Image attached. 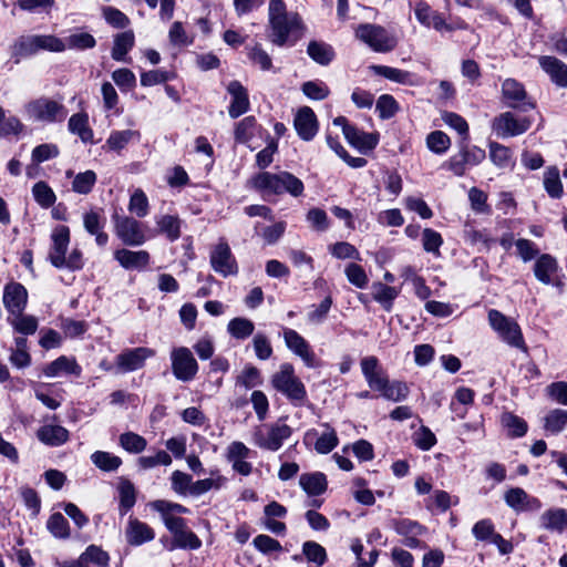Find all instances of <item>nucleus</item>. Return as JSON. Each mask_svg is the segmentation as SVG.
<instances>
[{
    "label": "nucleus",
    "instance_id": "nucleus-22",
    "mask_svg": "<svg viewBox=\"0 0 567 567\" xmlns=\"http://www.w3.org/2000/svg\"><path fill=\"white\" fill-rule=\"evenodd\" d=\"M344 137L349 144L358 148L361 153L373 150L379 142V135L377 133H365L354 126L346 128Z\"/></svg>",
    "mask_w": 567,
    "mask_h": 567
},
{
    "label": "nucleus",
    "instance_id": "nucleus-6",
    "mask_svg": "<svg viewBox=\"0 0 567 567\" xmlns=\"http://www.w3.org/2000/svg\"><path fill=\"white\" fill-rule=\"evenodd\" d=\"M291 433V427L279 421L258 427L254 433V442L260 449L275 452L282 446Z\"/></svg>",
    "mask_w": 567,
    "mask_h": 567
},
{
    "label": "nucleus",
    "instance_id": "nucleus-26",
    "mask_svg": "<svg viewBox=\"0 0 567 567\" xmlns=\"http://www.w3.org/2000/svg\"><path fill=\"white\" fill-rule=\"evenodd\" d=\"M40 442L50 446H60L69 440V431L61 425L47 424L37 432Z\"/></svg>",
    "mask_w": 567,
    "mask_h": 567
},
{
    "label": "nucleus",
    "instance_id": "nucleus-7",
    "mask_svg": "<svg viewBox=\"0 0 567 567\" xmlns=\"http://www.w3.org/2000/svg\"><path fill=\"white\" fill-rule=\"evenodd\" d=\"M488 322L503 341L512 347L525 349L520 328L515 320L504 316L498 310L492 309L488 311Z\"/></svg>",
    "mask_w": 567,
    "mask_h": 567
},
{
    "label": "nucleus",
    "instance_id": "nucleus-35",
    "mask_svg": "<svg viewBox=\"0 0 567 567\" xmlns=\"http://www.w3.org/2000/svg\"><path fill=\"white\" fill-rule=\"evenodd\" d=\"M159 233L166 235L167 239L175 241L181 236V220L173 215L161 216L157 221Z\"/></svg>",
    "mask_w": 567,
    "mask_h": 567
},
{
    "label": "nucleus",
    "instance_id": "nucleus-62",
    "mask_svg": "<svg viewBox=\"0 0 567 567\" xmlns=\"http://www.w3.org/2000/svg\"><path fill=\"white\" fill-rule=\"evenodd\" d=\"M249 60L262 71H269L272 68V61L270 55L261 48L260 44H256L249 49Z\"/></svg>",
    "mask_w": 567,
    "mask_h": 567
},
{
    "label": "nucleus",
    "instance_id": "nucleus-34",
    "mask_svg": "<svg viewBox=\"0 0 567 567\" xmlns=\"http://www.w3.org/2000/svg\"><path fill=\"white\" fill-rule=\"evenodd\" d=\"M372 289L373 299L382 305L386 311H390L394 299L399 296V290L382 282L373 284Z\"/></svg>",
    "mask_w": 567,
    "mask_h": 567
},
{
    "label": "nucleus",
    "instance_id": "nucleus-42",
    "mask_svg": "<svg viewBox=\"0 0 567 567\" xmlns=\"http://www.w3.org/2000/svg\"><path fill=\"white\" fill-rule=\"evenodd\" d=\"M96 174L93 171H85L74 176L72 182V190L78 194H89L96 183Z\"/></svg>",
    "mask_w": 567,
    "mask_h": 567
},
{
    "label": "nucleus",
    "instance_id": "nucleus-50",
    "mask_svg": "<svg viewBox=\"0 0 567 567\" xmlns=\"http://www.w3.org/2000/svg\"><path fill=\"white\" fill-rule=\"evenodd\" d=\"M82 560L86 564L92 563L97 567H107L110 563V556L101 547L96 545H90L82 554Z\"/></svg>",
    "mask_w": 567,
    "mask_h": 567
},
{
    "label": "nucleus",
    "instance_id": "nucleus-27",
    "mask_svg": "<svg viewBox=\"0 0 567 567\" xmlns=\"http://www.w3.org/2000/svg\"><path fill=\"white\" fill-rule=\"evenodd\" d=\"M539 523L543 529L561 533L567 527V511L564 508L545 511L539 517Z\"/></svg>",
    "mask_w": 567,
    "mask_h": 567
},
{
    "label": "nucleus",
    "instance_id": "nucleus-55",
    "mask_svg": "<svg viewBox=\"0 0 567 567\" xmlns=\"http://www.w3.org/2000/svg\"><path fill=\"white\" fill-rule=\"evenodd\" d=\"M527 493L520 487H512L504 494V501L515 512H524Z\"/></svg>",
    "mask_w": 567,
    "mask_h": 567
},
{
    "label": "nucleus",
    "instance_id": "nucleus-2",
    "mask_svg": "<svg viewBox=\"0 0 567 567\" xmlns=\"http://www.w3.org/2000/svg\"><path fill=\"white\" fill-rule=\"evenodd\" d=\"M362 374L373 391L390 401L400 402L406 399L409 386L402 381H390L386 372L374 355L365 357L360 362Z\"/></svg>",
    "mask_w": 567,
    "mask_h": 567
},
{
    "label": "nucleus",
    "instance_id": "nucleus-41",
    "mask_svg": "<svg viewBox=\"0 0 567 567\" xmlns=\"http://www.w3.org/2000/svg\"><path fill=\"white\" fill-rule=\"evenodd\" d=\"M127 208L140 218L147 216L150 212L148 198L141 188H136L132 193Z\"/></svg>",
    "mask_w": 567,
    "mask_h": 567
},
{
    "label": "nucleus",
    "instance_id": "nucleus-18",
    "mask_svg": "<svg viewBox=\"0 0 567 567\" xmlns=\"http://www.w3.org/2000/svg\"><path fill=\"white\" fill-rule=\"evenodd\" d=\"M295 128L303 141H311L318 132V123L315 112L308 107H301L295 116Z\"/></svg>",
    "mask_w": 567,
    "mask_h": 567
},
{
    "label": "nucleus",
    "instance_id": "nucleus-17",
    "mask_svg": "<svg viewBox=\"0 0 567 567\" xmlns=\"http://www.w3.org/2000/svg\"><path fill=\"white\" fill-rule=\"evenodd\" d=\"M52 247L49 254L51 264L56 268H63L64 257L70 244V229L66 226H58L52 235Z\"/></svg>",
    "mask_w": 567,
    "mask_h": 567
},
{
    "label": "nucleus",
    "instance_id": "nucleus-8",
    "mask_svg": "<svg viewBox=\"0 0 567 567\" xmlns=\"http://www.w3.org/2000/svg\"><path fill=\"white\" fill-rule=\"evenodd\" d=\"M355 35L377 52L392 51L398 44L395 37L389 34L384 28L375 24H360L355 30Z\"/></svg>",
    "mask_w": 567,
    "mask_h": 567
},
{
    "label": "nucleus",
    "instance_id": "nucleus-24",
    "mask_svg": "<svg viewBox=\"0 0 567 567\" xmlns=\"http://www.w3.org/2000/svg\"><path fill=\"white\" fill-rule=\"evenodd\" d=\"M141 133L136 130L112 131L105 141L104 148L120 153L132 142H140Z\"/></svg>",
    "mask_w": 567,
    "mask_h": 567
},
{
    "label": "nucleus",
    "instance_id": "nucleus-13",
    "mask_svg": "<svg viewBox=\"0 0 567 567\" xmlns=\"http://www.w3.org/2000/svg\"><path fill=\"white\" fill-rule=\"evenodd\" d=\"M212 268L223 277L236 275L238 266L226 241L218 243L210 252Z\"/></svg>",
    "mask_w": 567,
    "mask_h": 567
},
{
    "label": "nucleus",
    "instance_id": "nucleus-49",
    "mask_svg": "<svg viewBox=\"0 0 567 567\" xmlns=\"http://www.w3.org/2000/svg\"><path fill=\"white\" fill-rule=\"evenodd\" d=\"M65 49H78V50H85V49H92L95 47L96 41L94 37L87 32H79L70 34L65 39Z\"/></svg>",
    "mask_w": 567,
    "mask_h": 567
},
{
    "label": "nucleus",
    "instance_id": "nucleus-54",
    "mask_svg": "<svg viewBox=\"0 0 567 567\" xmlns=\"http://www.w3.org/2000/svg\"><path fill=\"white\" fill-rule=\"evenodd\" d=\"M502 424L508 430L509 435L515 437L525 435L527 431L526 422L512 413L502 415Z\"/></svg>",
    "mask_w": 567,
    "mask_h": 567
},
{
    "label": "nucleus",
    "instance_id": "nucleus-3",
    "mask_svg": "<svg viewBox=\"0 0 567 567\" xmlns=\"http://www.w3.org/2000/svg\"><path fill=\"white\" fill-rule=\"evenodd\" d=\"M252 185L256 189L270 194L288 193L293 197H298L303 193V183L288 172H280L278 174L260 173L252 178Z\"/></svg>",
    "mask_w": 567,
    "mask_h": 567
},
{
    "label": "nucleus",
    "instance_id": "nucleus-16",
    "mask_svg": "<svg viewBox=\"0 0 567 567\" xmlns=\"http://www.w3.org/2000/svg\"><path fill=\"white\" fill-rule=\"evenodd\" d=\"M502 94L508 107L520 109L522 111L534 109L532 102H525L526 91L523 84L514 79H506L503 82Z\"/></svg>",
    "mask_w": 567,
    "mask_h": 567
},
{
    "label": "nucleus",
    "instance_id": "nucleus-20",
    "mask_svg": "<svg viewBox=\"0 0 567 567\" xmlns=\"http://www.w3.org/2000/svg\"><path fill=\"white\" fill-rule=\"evenodd\" d=\"M227 91L233 96L228 113L230 117L236 118L247 112L249 107L248 94L238 81H231L227 86Z\"/></svg>",
    "mask_w": 567,
    "mask_h": 567
},
{
    "label": "nucleus",
    "instance_id": "nucleus-28",
    "mask_svg": "<svg viewBox=\"0 0 567 567\" xmlns=\"http://www.w3.org/2000/svg\"><path fill=\"white\" fill-rule=\"evenodd\" d=\"M558 269V264L555 257L549 254L540 255L534 266V275L544 285L551 282L550 276Z\"/></svg>",
    "mask_w": 567,
    "mask_h": 567
},
{
    "label": "nucleus",
    "instance_id": "nucleus-9",
    "mask_svg": "<svg viewBox=\"0 0 567 567\" xmlns=\"http://www.w3.org/2000/svg\"><path fill=\"white\" fill-rule=\"evenodd\" d=\"M172 371L174 377L183 382L193 380L198 371V364L188 348H175L171 352Z\"/></svg>",
    "mask_w": 567,
    "mask_h": 567
},
{
    "label": "nucleus",
    "instance_id": "nucleus-56",
    "mask_svg": "<svg viewBox=\"0 0 567 567\" xmlns=\"http://www.w3.org/2000/svg\"><path fill=\"white\" fill-rule=\"evenodd\" d=\"M443 244V238L440 233L425 228L422 233V245L426 252L440 256V247Z\"/></svg>",
    "mask_w": 567,
    "mask_h": 567
},
{
    "label": "nucleus",
    "instance_id": "nucleus-4",
    "mask_svg": "<svg viewBox=\"0 0 567 567\" xmlns=\"http://www.w3.org/2000/svg\"><path fill=\"white\" fill-rule=\"evenodd\" d=\"M271 383L277 391L285 394L296 405H301L306 400V388L295 375L293 367L290 363L280 365L279 371L272 375Z\"/></svg>",
    "mask_w": 567,
    "mask_h": 567
},
{
    "label": "nucleus",
    "instance_id": "nucleus-10",
    "mask_svg": "<svg viewBox=\"0 0 567 567\" xmlns=\"http://www.w3.org/2000/svg\"><path fill=\"white\" fill-rule=\"evenodd\" d=\"M532 125L528 117H516L512 112H504L492 122V130L496 136L507 138L525 133Z\"/></svg>",
    "mask_w": 567,
    "mask_h": 567
},
{
    "label": "nucleus",
    "instance_id": "nucleus-47",
    "mask_svg": "<svg viewBox=\"0 0 567 567\" xmlns=\"http://www.w3.org/2000/svg\"><path fill=\"white\" fill-rule=\"evenodd\" d=\"M567 425V411L555 409L545 417V429L551 433H559Z\"/></svg>",
    "mask_w": 567,
    "mask_h": 567
},
{
    "label": "nucleus",
    "instance_id": "nucleus-37",
    "mask_svg": "<svg viewBox=\"0 0 567 567\" xmlns=\"http://www.w3.org/2000/svg\"><path fill=\"white\" fill-rule=\"evenodd\" d=\"M371 70L390 81L400 84H410L411 83V73L408 71H403L396 68L386 66V65H372Z\"/></svg>",
    "mask_w": 567,
    "mask_h": 567
},
{
    "label": "nucleus",
    "instance_id": "nucleus-15",
    "mask_svg": "<svg viewBox=\"0 0 567 567\" xmlns=\"http://www.w3.org/2000/svg\"><path fill=\"white\" fill-rule=\"evenodd\" d=\"M27 289L19 282L6 285L3 290V305L9 316L21 315L27 306Z\"/></svg>",
    "mask_w": 567,
    "mask_h": 567
},
{
    "label": "nucleus",
    "instance_id": "nucleus-31",
    "mask_svg": "<svg viewBox=\"0 0 567 567\" xmlns=\"http://www.w3.org/2000/svg\"><path fill=\"white\" fill-rule=\"evenodd\" d=\"M134 42L135 37L131 30L116 34L111 53L112 59L117 62L125 61V55L134 47Z\"/></svg>",
    "mask_w": 567,
    "mask_h": 567
},
{
    "label": "nucleus",
    "instance_id": "nucleus-46",
    "mask_svg": "<svg viewBox=\"0 0 567 567\" xmlns=\"http://www.w3.org/2000/svg\"><path fill=\"white\" fill-rule=\"evenodd\" d=\"M137 464L142 470H151L158 465L168 466L172 464V456L166 451H157L154 455L141 456Z\"/></svg>",
    "mask_w": 567,
    "mask_h": 567
},
{
    "label": "nucleus",
    "instance_id": "nucleus-23",
    "mask_svg": "<svg viewBox=\"0 0 567 567\" xmlns=\"http://www.w3.org/2000/svg\"><path fill=\"white\" fill-rule=\"evenodd\" d=\"M43 373L49 378H55L61 374H74L79 377L81 374V367L76 363L74 358L61 355L49 363L43 369Z\"/></svg>",
    "mask_w": 567,
    "mask_h": 567
},
{
    "label": "nucleus",
    "instance_id": "nucleus-32",
    "mask_svg": "<svg viewBox=\"0 0 567 567\" xmlns=\"http://www.w3.org/2000/svg\"><path fill=\"white\" fill-rule=\"evenodd\" d=\"M308 55L318 64L328 65L334 58V51L328 43L311 41L307 48Z\"/></svg>",
    "mask_w": 567,
    "mask_h": 567
},
{
    "label": "nucleus",
    "instance_id": "nucleus-5",
    "mask_svg": "<svg viewBox=\"0 0 567 567\" xmlns=\"http://www.w3.org/2000/svg\"><path fill=\"white\" fill-rule=\"evenodd\" d=\"M25 113L29 118L42 123L61 122L66 117L64 105L48 97H40L28 103Z\"/></svg>",
    "mask_w": 567,
    "mask_h": 567
},
{
    "label": "nucleus",
    "instance_id": "nucleus-12",
    "mask_svg": "<svg viewBox=\"0 0 567 567\" xmlns=\"http://www.w3.org/2000/svg\"><path fill=\"white\" fill-rule=\"evenodd\" d=\"M155 355L151 348L138 347L122 351L115 359L120 372L127 373L142 369L147 359Z\"/></svg>",
    "mask_w": 567,
    "mask_h": 567
},
{
    "label": "nucleus",
    "instance_id": "nucleus-51",
    "mask_svg": "<svg viewBox=\"0 0 567 567\" xmlns=\"http://www.w3.org/2000/svg\"><path fill=\"white\" fill-rule=\"evenodd\" d=\"M172 489L178 495H190V489L193 486V478L190 475L182 472L174 471L171 476Z\"/></svg>",
    "mask_w": 567,
    "mask_h": 567
},
{
    "label": "nucleus",
    "instance_id": "nucleus-53",
    "mask_svg": "<svg viewBox=\"0 0 567 567\" xmlns=\"http://www.w3.org/2000/svg\"><path fill=\"white\" fill-rule=\"evenodd\" d=\"M50 533L58 538H68L70 535L69 523L61 513H54L47 523Z\"/></svg>",
    "mask_w": 567,
    "mask_h": 567
},
{
    "label": "nucleus",
    "instance_id": "nucleus-1",
    "mask_svg": "<svg viewBox=\"0 0 567 567\" xmlns=\"http://www.w3.org/2000/svg\"><path fill=\"white\" fill-rule=\"evenodd\" d=\"M270 41L282 47L287 42H297L303 33L301 19L297 13H288L282 0H270L269 9Z\"/></svg>",
    "mask_w": 567,
    "mask_h": 567
},
{
    "label": "nucleus",
    "instance_id": "nucleus-58",
    "mask_svg": "<svg viewBox=\"0 0 567 567\" xmlns=\"http://www.w3.org/2000/svg\"><path fill=\"white\" fill-rule=\"evenodd\" d=\"M302 551L307 559L317 566L323 565L327 559L326 549L316 542H306Z\"/></svg>",
    "mask_w": 567,
    "mask_h": 567
},
{
    "label": "nucleus",
    "instance_id": "nucleus-11",
    "mask_svg": "<svg viewBox=\"0 0 567 567\" xmlns=\"http://www.w3.org/2000/svg\"><path fill=\"white\" fill-rule=\"evenodd\" d=\"M115 234L127 246H142L147 237L142 224L128 216H114Z\"/></svg>",
    "mask_w": 567,
    "mask_h": 567
},
{
    "label": "nucleus",
    "instance_id": "nucleus-33",
    "mask_svg": "<svg viewBox=\"0 0 567 567\" xmlns=\"http://www.w3.org/2000/svg\"><path fill=\"white\" fill-rule=\"evenodd\" d=\"M71 133L76 134L82 142L86 143L93 138V131L89 126V118L86 114H73L68 123Z\"/></svg>",
    "mask_w": 567,
    "mask_h": 567
},
{
    "label": "nucleus",
    "instance_id": "nucleus-38",
    "mask_svg": "<svg viewBox=\"0 0 567 567\" xmlns=\"http://www.w3.org/2000/svg\"><path fill=\"white\" fill-rule=\"evenodd\" d=\"M13 329L22 334H33L38 329V320L33 316L13 315L8 317Z\"/></svg>",
    "mask_w": 567,
    "mask_h": 567
},
{
    "label": "nucleus",
    "instance_id": "nucleus-19",
    "mask_svg": "<svg viewBox=\"0 0 567 567\" xmlns=\"http://www.w3.org/2000/svg\"><path fill=\"white\" fill-rule=\"evenodd\" d=\"M115 260L127 270L143 269L150 264V254L146 250L133 251L125 248L114 252Z\"/></svg>",
    "mask_w": 567,
    "mask_h": 567
},
{
    "label": "nucleus",
    "instance_id": "nucleus-14",
    "mask_svg": "<svg viewBox=\"0 0 567 567\" xmlns=\"http://www.w3.org/2000/svg\"><path fill=\"white\" fill-rule=\"evenodd\" d=\"M284 340L286 347L292 351L296 355L300 357V359L303 361V363L308 368H315L317 365L316 363V355L313 351L311 350V347L307 342V340L299 334L296 330L290 328L284 329Z\"/></svg>",
    "mask_w": 567,
    "mask_h": 567
},
{
    "label": "nucleus",
    "instance_id": "nucleus-43",
    "mask_svg": "<svg viewBox=\"0 0 567 567\" xmlns=\"http://www.w3.org/2000/svg\"><path fill=\"white\" fill-rule=\"evenodd\" d=\"M120 445L125 451L137 454L146 449L147 442L143 436L134 432H126L120 435Z\"/></svg>",
    "mask_w": 567,
    "mask_h": 567
},
{
    "label": "nucleus",
    "instance_id": "nucleus-36",
    "mask_svg": "<svg viewBox=\"0 0 567 567\" xmlns=\"http://www.w3.org/2000/svg\"><path fill=\"white\" fill-rule=\"evenodd\" d=\"M91 461L97 468L104 472L116 471L122 464V460L118 456L104 451L94 452L91 455Z\"/></svg>",
    "mask_w": 567,
    "mask_h": 567
},
{
    "label": "nucleus",
    "instance_id": "nucleus-48",
    "mask_svg": "<svg viewBox=\"0 0 567 567\" xmlns=\"http://www.w3.org/2000/svg\"><path fill=\"white\" fill-rule=\"evenodd\" d=\"M377 111L382 120L393 117L399 111V104L390 94H382L377 101Z\"/></svg>",
    "mask_w": 567,
    "mask_h": 567
},
{
    "label": "nucleus",
    "instance_id": "nucleus-25",
    "mask_svg": "<svg viewBox=\"0 0 567 567\" xmlns=\"http://www.w3.org/2000/svg\"><path fill=\"white\" fill-rule=\"evenodd\" d=\"M153 529L145 523L136 518H131L126 529L127 543L133 546H140L154 538Z\"/></svg>",
    "mask_w": 567,
    "mask_h": 567
},
{
    "label": "nucleus",
    "instance_id": "nucleus-57",
    "mask_svg": "<svg viewBox=\"0 0 567 567\" xmlns=\"http://www.w3.org/2000/svg\"><path fill=\"white\" fill-rule=\"evenodd\" d=\"M225 482V478L221 476H217L216 478L209 477L193 482V486L190 489V495L198 497L210 489H219Z\"/></svg>",
    "mask_w": 567,
    "mask_h": 567
},
{
    "label": "nucleus",
    "instance_id": "nucleus-21",
    "mask_svg": "<svg viewBox=\"0 0 567 567\" xmlns=\"http://www.w3.org/2000/svg\"><path fill=\"white\" fill-rule=\"evenodd\" d=\"M542 69L558 86H567V65L555 56L542 55L538 58Z\"/></svg>",
    "mask_w": 567,
    "mask_h": 567
},
{
    "label": "nucleus",
    "instance_id": "nucleus-30",
    "mask_svg": "<svg viewBox=\"0 0 567 567\" xmlns=\"http://www.w3.org/2000/svg\"><path fill=\"white\" fill-rule=\"evenodd\" d=\"M37 37L34 35H22L16 40L11 45V56L16 59L18 63L22 58L33 55L38 53Z\"/></svg>",
    "mask_w": 567,
    "mask_h": 567
},
{
    "label": "nucleus",
    "instance_id": "nucleus-29",
    "mask_svg": "<svg viewBox=\"0 0 567 567\" xmlns=\"http://www.w3.org/2000/svg\"><path fill=\"white\" fill-rule=\"evenodd\" d=\"M299 485L310 496H317L326 492L327 478L321 472L305 473L299 477Z\"/></svg>",
    "mask_w": 567,
    "mask_h": 567
},
{
    "label": "nucleus",
    "instance_id": "nucleus-60",
    "mask_svg": "<svg viewBox=\"0 0 567 567\" xmlns=\"http://www.w3.org/2000/svg\"><path fill=\"white\" fill-rule=\"evenodd\" d=\"M489 158L498 167H506L511 163V150L493 142L489 144Z\"/></svg>",
    "mask_w": 567,
    "mask_h": 567
},
{
    "label": "nucleus",
    "instance_id": "nucleus-64",
    "mask_svg": "<svg viewBox=\"0 0 567 567\" xmlns=\"http://www.w3.org/2000/svg\"><path fill=\"white\" fill-rule=\"evenodd\" d=\"M346 276L353 286L357 288H364L368 285V276L364 269L358 264H349L346 267Z\"/></svg>",
    "mask_w": 567,
    "mask_h": 567
},
{
    "label": "nucleus",
    "instance_id": "nucleus-52",
    "mask_svg": "<svg viewBox=\"0 0 567 567\" xmlns=\"http://www.w3.org/2000/svg\"><path fill=\"white\" fill-rule=\"evenodd\" d=\"M426 145L433 153L443 154L449 150L451 140L444 132L434 131L427 135Z\"/></svg>",
    "mask_w": 567,
    "mask_h": 567
},
{
    "label": "nucleus",
    "instance_id": "nucleus-39",
    "mask_svg": "<svg viewBox=\"0 0 567 567\" xmlns=\"http://www.w3.org/2000/svg\"><path fill=\"white\" fill-rule=\"evenodd\" d=\"M32 195L34 197V200L42 208L51 207L56 200V196L52 188L45 182L42 181L33 185Z\"/></svg>",
    "mask_w": 567,
    "mask_h": 567
},
{
    "label": "nucleus",
    "instance_id": "nucleus-61",
    "mask_svg": "<svg viewBox=\"0 0 567 567\" xmlns=\"http://www.w3.org/2000/svg\"><path fill=\"white\" fill-rule=\"evenodd\" d=\"M120 506L125 512L131 509L136 502L135 487L130 481H122L118 486Z\"/></svg>",
    "mask_w": 567,
    "mask_h": 567
},
{
    "label": "nucleus",
    "instance_id": "nucleus-40",
    "mask_svg": "<svg viewBox=\"0 0 567 567\" xmlns=\"http://www.w3.org/2000/svg\"><path fill=\"white\" fill-rule=\"evenodd\" d=\"M544 187L553 198H559L563 194L559 169L556 166L548 167L544 175Z\"/></svg>",
    "mask_w": 567,
    "mask_h": 567
},
{
    "label": "nucleus",
    "instance_id": "nucleus-63",
    "mask_svg": "<svg viewBox=\"0 0 567 567\" xmlns=\"http://www.w3.org/2000/svg\"><path fill=\"white\" fill-rule=\"evenodd\" d=\"M472 534L477 540L491 543L496 532L491 519H481L473 526Z\"/></svg>",
    "mask_w": 567,
    "mask_h": 567
},
{
    "label": "nucleus",
    "instance_id": "nucleus-44",
    "mask_svg": "<svg viewBox=\"0 0 567 567\" xmlns=\"http://www.w3.org/2000/svg\"><path fill=\"white\" fill-rule=\"evenodd\" d=\"M326 431L317 439L315 450L319 454H328L338 445V436L333 429L324 424Z\"/></svg>",
    "mask_w": 567,
    "mask_h": 567
},
{
    "label": "nucleus",
    "instance_id": "nucleus-45",
    "mask_svg": "<svg viewBox=\"0 0 567 567\" xmlns=\"http://www.w3.org/2000/svg\"><path fill=\"white\" fill-rule=\"evenodd\" d=\"M254 323L246 318H235L229 321L227 330L236 339H245L254 332Z\"/></svg>",
    "mask_w": 567,
    "mask_h": 567
},
{
    "label": "nucleus",
    "instance_id": "nucleus-59",
    "mask_svg": "<svg viewBox=\"0 0 567 567\" xmlns=\"http://www.w3.org/2000/svg\"><path fill=\"white\" fill-rule=\"evenodd\" d=\"M38 50H44L50 52H62L65 50V43L52 34H35Z\"/></svg>",
    "mask_w": 567,
    "mask_h": 567
}]
</instances>
